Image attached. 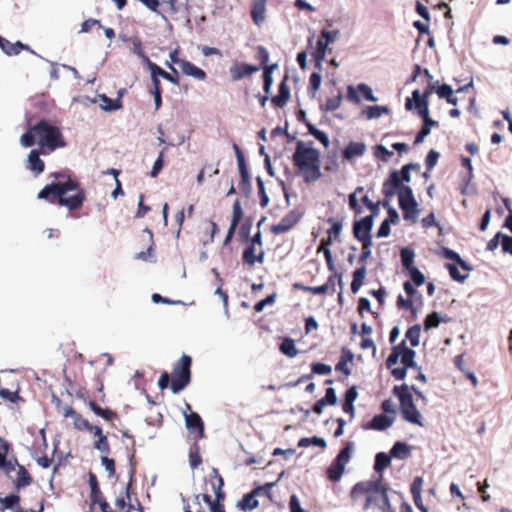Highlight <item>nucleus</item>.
Returning a JSON list of instances; mask_svg holds the SVG:
<instances>
[{"label":"nucleus","instance_id":"f257e3e1","mask_svg":"<svg viewBox=\"0 0 512 512\" xmlns=\"http://www.w3.org/2000/svg\"><path fill=\"white\" fill-rule=\"evenodd\" d=\"M57 181L47 184L38 193V199L46 200L51 204L67 207L70 211L82 207L86 200V193L79 182L72 179L66 172L52 173Z\"/></svg>","mask_w":512,"mask_h":512},{"label":"nucleus","instance_id":"f03ea898","mask_svg":"<svg viewBox=\"0 0 512 512\" xmlns=\"http://www.w3.org/2000/svg\"><path fill=\"white\" fill-rule=\"evenodd\" d=\"M410 172L405 165L399 171H392L383 183L382 193L386 199L392 198L397 193L399 207L403 211L404 219L415 220L419 213L418 203L413 195L412 188L402 184V182H410Z\"/></svg>","mask_w":512,"mask_h":512},{"label":"nucleus","instance_id":"7ed1b4c3","mask_svg":"<svg viewBox=\"0 0 512 512\" xmlns=\"http://www.w3.org/2000/svg\"><path fill=\"white\" fill-rule=\"evenodd\" d=\"M20 143L24 147H32L38 144L39 148L42 149L43 155L66 146V141L60 127L46 119L31 125L20 137Z\"/></svg>","mask_w":512,"mask_h":512},{"label":"nucleus","instance_id":"20e7f679","mask_svg":"<svg viewBox=\"0 0 512 512\" xmlns=\"http://www.w3.org/2000/svg\"><path fill=\"white\" fill-rule=\"evenodd\" d=\"M313 142L305 143L298 141L295 152L292 155L293 166L297 175L301 176L306 184L316 182L322 177L320 170V153L311 145Z\"/></svg>","mask_w":512,"mask_h":512},{"label":"nucleus","instance_id":"39448f33","mask_svg":"<svg viewBox=\"0 0 512 512\" xmlns=\"http://www.w3.org/2000/svg\"><path fill=\"white\" fill-rule=\"evenodd\" d=\"M416 352L407 347L406 340L401 341L391 349V353L386 360V367L391 369V375L396 380H403L406 377L408 368H418L414 358Z\"/></svg>","mask_w":512,"mask_h":512},{"label":"nucleus","instance_id":"423d86ee","mask_svg":"<svg viewBox=\"0 0 512 512\" xmlns=\"http://www.w3.org/2000/svg\"><path fill=\"white\" fill-rule=\"evenodd\" d=\"M392 392L399 399L403 419L409 423L423 426L422 416L414 404L409 386L407 384L394 386Z\"/></svg>","mask_w":512,"mask_h":512},{"label":"nucleus","instance_id":"0eeeda50","mask_svg":"<svg viewBox=\"0 0 512 512\" xmlns=\"http://www.w3.org/2000/svg\"><path fill=\"white\" fill-rule=\"evenodd\" d=\"M192 358L183 354L174 364L171 374V390L177 394L184 390L191 382Z\"/></svg>","mask_w":512,"mask_h":512},{"label":"nucleus","instance_id":"6e6552de","mask_svg":"<svg viewBox=\"0 0 512 512\" xmlns=\"http://www.w3.org/2000/svg\"><path fill=\"white\" fill-rule=\"evenodd\" d=\"M352 451V444L349 442L346 446L338 453L336 458L327 468V478L332 482H338L342 474L344 473L345 466L349 462L350 454Z\"/></svg>","mask_w":512,"mask_h":512},{"label":"nucleus","instance_id":"1a4fd4ad","mask_svg":"<svg viewBox=\"0 0 512 512\" xmlns=\"http://www.w3.org/2000/svg\"><path fill=\"white\" fill-rule=\"evenodd\" d=\"M304 213L298 208L290 210L278 224H274L270 227V231L275 234H283L290 231L296 226V224L302 219Z\"/></svg>","mask_w":512,"mask_h":512},{"label":"nucleus","instance_id":"9d476101","mask_svg":"<svg viewBox=\"0 0 512 512\" xmlns=\"http://www.w3.org/2000/svg\"><path fill=\"white\" fill-rule=\"evenodd\" d=\"M372 216H366L353 224V235L358 241L372 239L370 231L373 227Z\"/></svg>","mask_w":512,"mask_h":512},{"label":"nucleus","instance_id":"9b49d317","mask_svg":"<svg viewBox=\"0 0 512 512\" xmlns=\"http://www.w3.org/2000/svg\"><path fill=\"white\" fill-rule=\"evenodd\" d=\"M259 69V66L236 62L230 67L229 74L233 81H239L245 77L251 76L253 73L259 71Z\"/></svg>","mask_w":512,"mask_h":512},{"label":"nucleus","instance_id":"f8f14e48","mask_svg":"<svg viewBox=\"0 0 512 512\" xmlns=\"http://www.w3.org/2000/svg\"><path fill=\"white\" fill-rule=\"evenodd\" d=\"M185 424L190 433H195L197 439H202L205 436L204 423L200 415L191 411L185 413Z\"/></svg>","mask_w":512,"mask_h":512},{"label":"nucleus","instance_id":"ddd939ff","mask_svg":"<svg viewBox=\"0 0 512 512\" xmlns=\"http://www.w3.org/2000/svg\"><path fill=\"white\" fill-rule=\"evenodd\" d=\"M233 149L236 154L239 173L241 176V181H240L239 186L243 190L249 189L250 188V176H249V172H248V169H247V166L245 163L244 154H243L242 150L240 149V147L236 143L233 144Z\"/></svg>","mask_w":512,"mask_h":512},{"label":"nucleus","instance_id":"4468645a","mask_svg":"<svg viewBox=\"0 0 512 512\" xmlns=\"http://www.w3.org/2000/svg\"><path fill=\"white\" fill-rule=\"evenodd\" d=\"M43 154L42 149H32L28 155L27 169L32 171L36 176L41 174L45 169V163L40 158Z\"/></svg>","mask_w":512,"mask_h":512},{"label":"nucleus","instance_id":"2eb2a0df","mask_svg":"<svg viewBox=\"0 0 512 512\" xmlns=\"http://www.w3.org/2000/svg\"><path fill=\"white\" fill-rule=\"evenodd\" d=\"M273 486V483L266 484L265 488L270 489ZM264 487H258L252 490L250 493H247L243 496V498L239 501L238 507L242 510H253L258 506V501L256 500V496L258 493L263 490Z\"/></svg>","mask_w":512,"mask_h":512},{"label":"nucleus","instance_id":"dca6fc26","mask_svg":"<svg viewBox=\"0 0 512 512\" xmlns=\"http://www.w3.org/2000/svg\"><path fill=\"white\" fill-rule=\"evenodd\" d=\"M422 486H423V478L420 476H417L413 479V482L410 487V492L412 494V498L414 501L415 506L421 511V512H428V509L425 507L422 501Z\"/></svg>","mask_w":512,"mask_h":512},{"label":"nucleus","instance_id":"f3484780","mask_svg":"<svg viewBox=\"0 0 512 512\" xmlns=\"http://www.w3.org/2000/svg\"><path fill=\"white\" fill-rule=\"evenodd\" d=\"M0 48L8 56L18 55L22 50H30V47L21 41L12 43L2 36H0Z\"/></svg>","mask_w":512,"mask_h":512},{"label":"nucleus","instance_id":"a211bd4d","mask_svg":"<svg viewBox=\"0 0 512 512\" xmlns=\"http://www.w3.org/2000/svg\"><path fill=\"white\" fill-rule=\"evenodd\" d=\"M266 1L267 0L251 1V18L257 26H260L265 20Z\"/></svg>","mask_w":512,"mask_h":512},{"label":"nucleus","instance_id":"6ab92c4d","mask_svg":"<svg viewBox=\"0 0 512 512\" xmlns=\"http://www.w3.org/2000/svg\"><path fill=\"white\" fill-rule=\"evenodd\" d=\"M394 422V417H389L385 414L375 415L372 420L365 426V429H372L376 431H383L389 428Z\"/></svg>","mask_w":512,"mask_h":512},{"label":"nucleus","instance_id":"aec40b11","mask_svg":"<svg viewBox=\"0 0 512 512\" xmlns=\"http://www.w3.org/2000/svg\"><path fill=\"white\" fill-rule=\"evenodd\" d=\"M209 483L214 491L215 498L226 497L225 492L223 490L224 487V479L220 475L217 468H212L209 474Z\"/></svg>","mask_w":512,"mask_h":512},{"label":"nucleus","instance_id":"412c9836","mask_svg":"<svg viewBox=\"0 0 512 512\" xmlns=\"http://www.w3.org/2000/svg\"><path fill=\"white\" fill-rule=\"evenodd\" d=\"M32 481L33 479L27 469L21 464L18 465L17 477L15 480H13L15 490L19 491L22 488L29 486Z\"/></svg>","mask_w":512,"mask_h":512},{"label":"nucleus","instance_id":"4be33fe9","mask_svg":"<svg viewBox=\"0 0 512 512\" xmlns=\"http://www.w3.org/2000/svg\"><path fill=\"white\" fill-rule=\"evenodd\" d=\"M180 68L184 75L191 76L197 80L204 81L207 77V74L203 69L195 66L188 60H185V62H181Z\"/></svg>","mask_w":512,"mask_h":512},{"label":"nucleus","instance_id":"5701e85b","mask_svg":"<svg viewBox=\"0 0 512 512\" xmlns=\"http://www.w3.org/2000/svg\"><path fill=\"white\" fill-rule=\"evenodd\" d=\"M256 246L248 245L243 251L244 263L253 266L256 262L263 263L264 251L260 249L259 254L256 255Z\"/></svg>","mask_w":512,"mask_h":512},{"label":"nucleus","instance_id":"b1692460","mask_svg":"<svg viewBox=\"0 0 512 512\" xmlns=\"http://www.w3.org/2000/svg\"><path fill=\"white\" fill-rule=\"evenodd\" d=\"M88 406L97 416L102 417L108 422H113L114 420L119 419L118 414L115 411L109 408H102L95 401H89Z\"/></svg>","mask_w":512,"mask_h":512},{"label":"nucleus","instance_id":"393cba45","mask_svg":"<svg viewBox=\"0 0 512 512\" xmlns=\"http://www.w3.org/2000/svg\"><path fill=\"white\" fill-rule=\"evenodd\" d=\"M365 150L366 146L364 143L351 141L343 150V158L351 160L354 157H360L364 154Z\"/></svg>","mask_w":512,"mask_h":512},{"label":"nucleus","instance_id":"a878e982","mask_svg":"<svg viewBox=\"0 0 512 512\" xmlns=\"http://www.w3.org/2000/svg\"><path fill=\"white\" fill-rule=\"evenodd\" d=\"M200 498V495H196V499L198 500ZM202 500L209 505L211 512H226L224 507V500L225 497H217L212 499V497L209 494H202L201 495Z\"/></svg>","mask_w":512,"mask_h":512},{"label":"nucleus","instance_id":"bb28decb","mask_svg":"<svg viewBox=\"0 0 512 512\" xmlns=\"http://www.w3.org/2000/svg\"><path fill=\"white\" fill-rule=\"evenodd\" d=\"M290 97V89L285 81H282L279 85L278 94L272 97V103L277 107H284Z\"/></svg>","mask_w":512,"mask_h":512},{"label":"nucleus","instance_id":"cd10ccee","mask_svg":"<svg viewBox=\"0 0 512 512\" xmlns=\"http://www.w3.org/2000/svg\"><path fill=\"white\" fill-rule=\"evenodd\" d=\"M378 486V483L359 482L353 487L351 497L355 499L359 495H369L370 492L377 491Z\"/></svg>","mask_w":512,"mask_h":512},{"label":"nucleus","instance_id":"c85d7f7f","mask_svg":"<svg viewBox=\"0 0 512 512\" xmlns=\"http://www.w3.org/2000/svg\"><path fill=\"white\" fill-rule=\"evenodd\" d=\"M88 483L91 488V492H90L91 505H96V502H99L101 499L104 498V496L100 490L98 480H97V477L95 474L89 473Z\"/></svg>","mask_w":512,"mask_h":512},{"label":"nucleus","instance_id":"c756f323","mask_svg":"<svg viewBox=\"0 0 512 512\" xmlns=\"http://www.w3.org/2000/svg\"><path fill=\"white\" fill-rule=\"evenodd\" d=\"M353 360V354L350 350L343 348L340 360L335 366L336 371L342 372L345 376H349L351 370L348 367V362Z\"/></svg>","mask_w":512,"mask_h":512},{"label":"nucleus","instance_id":"7c9ffc66","mask_svg":"<svg viewBox=\"0 0 512 512\" xmlns=\"http://www.w3.org/2000/svg\"><path fill=\"white\" fill-rule=\"evenodd\" d=\"M412 99L415 102V108L420 117L429 114V102L427 99L421 97V93L419 90H414L412 92Z\"/></svg>","mask_w":512,"mask_h":512},{"label":"nucleus","instance_id":"2f4dec72","mask_svg":"<svg viewBox=\"0 0 512 512\" xmlns=\"http://www.w3.org/2000/svg\"><path fill=\"white\" fill-rule=\"evenodd\" d=\"M352 276H353V279L351 282V291H352V293L356 294L364 284V280L366 277L365 265H361V267L357 268L353 272Z\"/></svg>","mask_w":512,"mask_h":512},{"label":"nucleus","instance_id":"473e14b6","mask_svg":"<svg viewBox=\"0 0 512 512\" xmlns=\"http://www.w3.org/2000/svg\"><path fill=\"white\" fill-rule=\"evenodd\" d=\"M99 106L105 111H116L122 108L120 98L111 99L105 94L99 95Z\"/></svg>","mask_w":512,"mask_h":512},{"label":"nucleus","instance_id":"72a5a7b5","mask_svg":"<svg viewBox=\"0 0 512 512\" xmlns=\"http://www.w3.org/2000/svg\"><path fill=\"white\" fill-rule=\"evenodd\" d=\"M294 290H301L304 292H309L314 295H324L328 292V286L327 285H321V286H306L300 282H295L292 285Z\"/></svg>","mask_w":512,"mask_h":512},{"label":"nucleus","instance_id":"f704fd0d","mask_svg":"<svg viewBox=\"0 0 512 512\" xmlns=\"http://www.w3.org/2000/svg\"><path fill=\"white\" fill-rule=\"evenodd\" d=\"M329 44L327 43V40H324L323 38L319 37L316 43V49L313 52L312 56L315 60L317 66L320 67L321 62L324 60L326 49Z\"/></svg>","mask_w":512,"mask_h":512},{"label":"nucleus","instance_id":"c9c22d12","mask_svg":"<svg viewBox=\"0 0 512 512\" xmlns=\"http://www.w3.org/2000/svg\"><path fill=\"white\" fill-rule=\"evenodd\" d=\"M391 457L406 459L410 455V448L404 442H396L390 450Z\"/></svg>","mask_w":512,"mask_h":512},{"label":"nucleus","instance_id":"e433bc0d","mask_svg":"<svg viewBox=\"0 0 512 512\" xmlns=\"http://www.w3.org/2000/svg\"><path fill=\"white\" fill-rule=\"evenodd\" d=\"M20 496L17 494H10L6 497L0 498V511H5L7 509L12 510L20 503Z\"/></svg>","mask_w":512,"mask_h":512},{"label":"nucleus","instance_id":"4c0bfd02","mask_svg":"<svg viewBox=\"0 0 512 512\" xmlns=\"http://www.w3.org/2000/svg\"><path fill=\"white\" fill-rule=\"evenodd\" d=\"M279 349L284 355L290 358L296 357L298 354V349L295 346V342L291 338H285L280 344Z\"/></svg>","mask_w":512,"mask_h":512},{"label":"nucleus","instance_id":"58836bf2","mask_svg":"<svg viewBox=\"0 0 512 512\" xmlns=\"http://www.w3.org/2000/svg\"><path fill=\"white\" fill-rule=\"evenodd\" d=\"M421 326L413 325L405 333V338L409 340L412 347H416L420 343Z\"/></svg>","mask_w":512,"mask_h":512},{"label":"nucleus","instance_id":"ea45409f","mask_svg":"<svg viewBox=\"0 0 512 512\" xmlns=\"http://www.w3.org/2000/svg\"><path fill=\"white\" fill-rule=\"evenodd\" d=\"M443 255L446 259L455 261L462 269L467 271L471 270L469 264L466 261H464L457 252L449 248H443Z\"/></svg>","mask_w":512,"mask_h":512},{"label":"nucleus","instance_id":"a19ab883","mask_svg":"<svg viewBox=\"0 0 512 512\" xmlns=\"http://www.w3.org/2000/svg\"><path fill=\"white\" fill-rule=\"evenodd\" d=\"M400 256H401L402 266L406 271L411 269V267H415L413 264L415 254L412 249H410L408 247L402 248L400 251Z\"/></svg>","mask_w":512,"mask_h":512},{"label":"nucleus","instance_id":"79ce46f5","mask_svg":"<svg viewBox=\"0 0 512 512\" xmlns=\"http://www.w3.org/2000/svg\"><path fill=\"white\" fill-rule=\"evenodd\" d=\"M189 463L192 469L197 468L202 463V457L200 455V447L197 442L189 450Z\"/></svg>","mask_w":512,"mask_h":512},{"label":"nucleus","instance_id":"37998d69","mask_svg":"<svg viewBox=\"0 0 512 512\" xmlns=\"http://www.w3.org/2000/svg\"><path fill=\"white\" fill-rule=\"evenodd\" d=\"M396 306L398 309L409 310L411 314L416 317L417 309L414 306L412 298H404L402 295H399L396 300Z\"/></svg>","mask_w":512,"mask_h":512},{"label":"nucleus","instance_id":"c03bdc74","mask_svg":"<svg viewBox=\"0 0 512 512\" xmlns=\"http://www.w3.org/2000/svg\"><path fill=\"white\" fill-rule=\"evenodd\" d=\"M391 463V455L384 452H380L375 457L374 469L377 472H381L386 469Z\"/></svg>","mask_w":512,"mask_h":512},{"label":"nucleus","instance_id":"a18cd8bd","mask_svg":"<svg viewBox=\"0 0 512 512\" xmlns=\"http://www.w3.org/2000/svg\"><path fill=\"white\" fill-rule=\"evenodd\" d=\"M124 40L132 43V52L134 54H136L137 56H139L144 62L145 57H148V56L145 54L141 39L139 37L135 36V37H131V38H124Z\"/></svg>","mask_w":512,"mask_h":512},{"label":"nucleus","instance_id":"49530a36","mask_svg":"<svg viewBox=\"0 0 512 512\" xmlns=\"http://www.w3.org/2000/svg\"><path fill=\"white\" fill-rule=\"evenodd\" d=\"M373 153L377 159L383 162H389L391 157L393 156V152L388 150L385 146L381 144L375 145L373 147Z\"/></svg>","mask_w":512,"mask_h":512},{"label":"nucleus","instance_id":"de8ad7c7","mask_svg":"<svg viewBox=\"0 0 512 512\" xmlns=\"http://www.w3.org/2000/svg\"><path fill=\"white\" fill-rule=\"evenodd\" d=\"M341 103H342V94H341V92H338V94L336 96L329 97L326 100L325 105L322 106L321 109L326 112H332V111H335L336 109H338L340 107Z\"/></svg>","mask_w":512,"mask_h":512},{"label":"nucleus","instance_id":"09e8293b","mask_svg":"<svg viewBox=\"0 0 512 512\" xmlns=\"http://www.w3.org/2000/svg\"><path fill=\"white\" fill-rule=\"evenodd\" d=\"M327 222L331 224V227L328 229L327 234L329 237H332L334 240H339V236L343 227L341 221H337L334 218H328Z\"/></svg>","mask_w":512,"mask_h":512},{"label":"nucleus","instance_id":"8fccbe9b","mask_svg":"<svg viewBox=\"0 0 512 512\" xmlns=\"http://www.w3.org/2000/svg\"><path fill=\"white\" fill-rule=\"evenodd\" d=\"M310 445H315L320 448H326V441L323 438L313 436L311 438H301L298 442L299 447H308Z\"/></svg>","mask_w":512,"mask_h":512},{"label":"nucleus","instance_id":"3c124183","mask_svg":"<svg viewBox=\"0 0 512 512\" xmlns=\"http://www.w3.org/2000/svg\"><path fill=\"white\" fill-rule=\"evenodd\" d=\"M363 192V187L359 186L355 189L353 193L349 195V207L354 211L355 215H359L362 213V207L359 205L357 200V194Z\"/></svg>","mask_w":512,"mask_h":512},{"label":"nucleus","instance_id":"603ef678","mask_svg":"<svg viewBox=\"0 0 512 512\" xmlns=\"http://www.w3.org/2000/svg\"><path fill=\"white\" fill-rule=\"evenodd\" d=\"M407 272L410 275L411 282L415 286L419 287L425 283V276L417 267H411Z\"/></svg>","mask_w":512,"mask_h":512},{"label":"nucleus","instance_id":"864d4df0","mask_svg":"<svg viewBox=\"0 0 512 512\" xmlns=\"http://www.w3.org/2000/svg\"><path fill=\"white\" fill-rule=\"evenodd\" d=\"M144 63L147 65L148 69L151 73V79H159V77L163 78L164 73L166 72L161 67H159L157 64L152 62L149 57H145Z\"/></svg>","mask_w":512,"mask_h":512},{"label":"nucleus","instance_id":"5fc2aeb1","mask_svg":"<svg viewBox=\"0 0 512 512\" xmlns=\"http://www.w3.org/2000/svg\"><path fill=\"white\" fill-rule=\"evenodd\" d=\"M339 168L338 154L336 151L329 152L326 156L325 170L332 172Z\"/></svg>","mask_w":512,"mask_h":512},{"label":"nucleus","instance_id":"6e6d98bb","mask_svg":"<svg viewBox=\"0 0 512 512\" xmlns=\"http://www.w3.org/2000/svg\"><path fill=\"white\" fill-rule=\"evenodd\" d=\"M276 67V65L265 66L263 71V89L266 93H269L270 88L272 86V70Z\"/></svg>","mask_w":512,"mask_h":512},{"label":"nucleus","instance_id":"4d7b16f0","mask_svg":"<svg viewBox=\"0 0 512 512\" xmlns=\"http://www.w3.org/2000/svg\"><path fill=\"white\" fill-rule=\"evenodd\" d=\"M321 81H322V77L318 72H313L310 75L308 90L312 96H315L316 92L320 88Z\"/></svg>","mask_w":512,"mask_h":512},{"label":"nucleus","instance_id":"13d9d810","mask_svg":"<svg viewBox=\"0 0 512 512\" xmlns=\"http://www.w3.org/2000/svg\"><path fill=\"white\" fill-rule=\"evenodd\" d=\"M360 242L362 243V251L358 261L362 265H365L366 260L371 256L372 239H366Z\"/></svg>","mask_w":512,"mask_h":512},{"label":"nucleus","instance_id":"bf43d9fd","mask_svg":"<svg viewBox=\"0 0 512 512\" xmlns=\"http://www.w3.org/2000/svg\"><path fill=\"white\" fill-rule=\"evenodd\" d=\"M243 218V210L239 200H236L233 204V215H232V229H236L237 225Z\"/></svg>","mask_w":512,"mask_h":512},{"label":"nucleus","instance_id":"052dcab7","mask_svg":"<svg viewBox=\"0 0 512 512\" xmlns=\"http://www.w3.org/2000/svg\"><path fill=\"white\" fill-rule=\"evenodd\" d=\"M388 109L384 106H368L364 113L368 119H374L380 117L383 113H387Z\"/></svg>","mask_w":512,"mask_h":512},{"label":"nucleus","instance_id":"680f3d73","mask_svg":"<svg viewBox=\"0 0 512 512\" xmlns=\"http://www.w3.org/2000/svg\"><path fill=\"white\" fill-rule=\"evenodd\" d=\"M446 268L449 271L450 277L457 282L462 283L468 277V274H461L455 264L447 263Z\"/></svg>","mask_w":512,"mask_h":512},{"label":"nucleus","instance_id":"e2e57ef3","mask_svg":"<svg viewBox=\"0 0 512 512\" xmlns=\"http://www.w3.org/2000/svg\"><path fill=\"white\" fill-rule=\"evenodd\" d=\"M166 148H163L161 152L159 153L158 158L154 162V165L152 167V170L150 172L151 177L155 178L159 175L161 172L163 166H164V155H165Z\"/></svg>","mask_w":512,"mask_h":512},{"label":"nucleus","instance_id":"0e129e2a","mask_svg":"<svg viewBox=\"0 0 512 512\" xmlns=\"http://www.w3.org/2000/svg\"><path fill=\"white\" fill-rule=\"evenodd\" d=\"M18 465L19 462L16 458L14 459H4V462L0 461V469L3 470V472L7 475V476H10V473L12 471H14L16 469V467L18 468Z\"/></svg>","mask_w":512,"mask_h":512},{"label":"nucleus","instance_id":"69168bd1","mask_svg":"<svg viewBox=\"0 0 512 512\" xmlns=\"http://www.w3.org/2000/svg\"><path fill=\"white\" fill-rule=\"evenodd\" d=\"M439 157H440L439 152H437L434 149H431L428 152L426 159H425V165H426V169L428 171H431L436 166Z\"/></svg>","mask_w":512,"mask_h":512},{"label":"nucleus","instance_id":"338daca9","mask_svg":"<svg viewBox=\"0 0 512 512\" xmlns=\"http://www.w3.org/2000/svg\"><path fill=\"white\" fill-rule=\"evenodd\" d=\"M440 324V318L437 312H432L427 315L424 321V328L425 330H430L432 328L438 327Z\"/></svg>","mask_w":512,"mask_h":512},{"label":"nucleus","instance_id":"774afa93","mask_svg":"<svg viewBox=\"0 0 512 512\" xmlns=\"http://www.w3.org/2000/svg\"><path fill=\"white\" fill-rule=\"evenodd\" d=\"M94 448L99 450L103 454L108 455L110 453V445L107 436L104 435L103 437L98 438L94 442Z\"/></svg>","mask_w":512,"mask_h":512}]
</instances>
